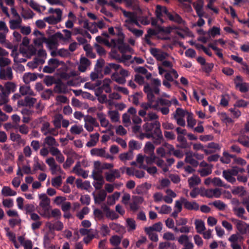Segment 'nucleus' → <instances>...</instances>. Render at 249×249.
<instances>
[{
  "mask_svg": "<svg viewBox=\"0 0 249 249\" xmlns=\"http://www.w3.org/2000/svg\"><path fill=\"white\" fill-rule=\"evenodd\" d=\"M155 146L152 142H148L146 143L144 148V151L146 154H154Z\"/></svg>",
  "mask_w": 249,
  "mask_h": 249,
  "instance_id": "obj_26",
  "label": "nucleus"
},
{
  "mask_svg": "<svg viewBox=\"0 0 249 249\" xmlns=\"http://www.w3.org/2000/svg\"><path fill=\"white\" fill-rule=\"evenodd\" d=\"M102 82L101 80H97L95 84H91L90 82H87L84 85L85 88L89 89H94L95 87L100 86Z\"/></svg>",
  "mask_w": 249,
  "mask_h": 249,
  "instance_id": "obj_39",
  "label": "nucleus"
},
{
  "mask_svg": "<svg viewBox=\"0 0 249 249\" xmlns=\"http://www.w3.org/2000/svg\"><path fill=\"white\" fill-rule=\"evenodd\" d=\"M162 224L161 222H157L154 224H153L152 226L145 227L144 229L147 230H149L150 231H156L158 232H160L162 230Z\"/></svg>",
  "mask_w": 249,
  "mask_h": 249,
  "instance_id": "obj_23",
  "label": "nucleus"
},
{
  "mask_svg": "<svg viewBox=\"0 0 249 249\" xmlns=\"http://www.w3.org/2000/svg\"><path fill=\"white\" fill-rule=\"evenodd\" d=\"M43 82L47 86H50L53 83L55 84L54 78L52 76L47 75L43 80Z\"/></svg>",
  "mask_w": 249,
  "mask_h": 249,
  "instance_id": "obj_44",
  "label": "nucleus"
},
{
  "mask_svg": "<svg viewBox=\"0 0 249 249\" xmlns=\"http://www.w3.org/2000/svg\"><path fill=\"white\" fill-rule=\"evenodd\" d=\"M42 39L44 43H46L49 45L55 46L57 44V39H56L54 36L53 35L51 36L49 38L43 36L42 37Z\"/></svg>",
  "mask_w": 249,
  "mask_h": 249,
  "instance_id": "obj_27",
  "label": "nucleus"
},
{
  "mask_svg": "<svg viewBox=\"0 0 249 249\" xmlns=\"http://www.w3.org/2000/svg\"><path fill=\"white\" fill-rule=\"evenodd\" d=\"M124 26L131 32H132L136 37H140L142 35L143 31L138 30L133 28L129 24H124Z\"/></svg>",
  "mask_w": 249,
  "mask_h": 249,
  "instance_id": "obj_21",
  "label": "nucleus"
},
{
  "mask_svg": "<svg viewBox=\"0 0 249 249\" xmlns=\"http://www.w3.org/2000/svg\"><path fill=\"white\" fill-rule=\"evenodd\" d=\"M56 85L54 87L53 91L57 93H66L68 92L67 85L61 80H59L55 82Z\"/></svg>",
  "mask_w": 249,
  "mask_h": 249,
  "instance_id": "obj_6",
  "label": "nucleus"
},
{
  "mask_svg": "<svg viewBox=\"0 0 249 249\" xmlns=\"http://www.w3.org/2000/svg\"><path fill=\"white\" fill-rule=\"evenodd\" d=\"M19 92L22 96L29 95L31 96H35L34 92L31 89L29 86H22L19 88Z\"/></svg>",
  "mask_w": 249,
  "mask_h": 249,
  "instance_id": "obj_11",
  "label": "nucleus"
},
{
  "mask_svg": "<svg viewBox=\"0 0 249 249\" xmlns=\"http://www.w3.org/2000/svg\"><path fill=\"white\" fill-rule=\"evenodd\" d=\"M198 172L200 173L201 177H204L211 174L212 170L211 167H210L198 170Z\"/></svg>",
  "mask_w": 249,
  "mask_h": 249,
  "instance_id": "obj_47",
  "label": "nucleus"
},
{
  "mask_svg": "<svg viewBox=\"0 0 249 249\" xmlns=\"http://www.w3.org/2000/svg\"><path fill=\"white\" fill-rule=\"evenodd\" d=\"M177 141L181 143L180 145H177L178 147L181 148H190V145L188 143L185 138L183 135H178Z\"/></svg>",
  "mask_w": 249,
  "mask_h": 249,
  "instance_id": "obj_17",
  "label": "nucleus"
},
{
  "mask_svg": "<svg viewBox=\"0 0 249 249\" xmlns=\"http://www.w3.org/2000/svg\"><path fill=\"white\" fill-rule=\"evenodd\" d=\"M162 13L165 14L169 19L170 15H172L170 12L168 11L167 8L165 6H162L160 5H157L156 6V15L157 18L160 20L161 23H163L164 21L163 19L161 18L162 16Z\"/></svg>",
  "mask_w": 249,
  "mask_h": 249,
  "instance_id": "obj_4",
  "label": "nucleus"
},
{
  "mask_svg": "<svg viewBox=\"0 0 249 249\" xmlns=\"http://www.w3.org/2000/svg\"><path fill=\"white\" fill-rule=\"evenodd\" d=\"M36 102V99L30 96L25 97V107L30 108L33 107Z\"/></svg>",
  "mask_w": 249,
  "mask_h": 249,
  "instance_id": "obj_32",
  "label": "nucleus"
},
{
  "mask_svg": "<svg viewBox=\"0 0 249 249\" xmlns=\"http://www.w3.org/2000/svg\"><path fill=\"white\" fill-rule=\"evenodd\" d=\"M144 231L151 241L154 242H157L158 241V235L157 233L152 231L147 230L145 229H144Z\"/></svg>",
  "mask_w": 249,
  "mask_h": 249,
  "instance_id": "obj_41",
  "label": "nucleus"
},
{
  "mask_svg": "<svg viewBox=\"0 0 249 249\" xmlns=\"http://www.w3.org/2000/svg\"><path fill=\"white\" fill-rule=\"evenodd\" d=\"M183 205L184 208L188 210L197 211L199 206L196 201L190 202L186 198L183 199Z\"/></svg>",
  "mask_w": 249,
  "mask_h": 249,
  "instance_id": "obj_7",
  "label": "nucleus"
},
{
  "mask_svg": "<svg viewBox=\"0 0 249 249\" xmlns=\"http://www.w3.org/2000/svg\"><path fill=\"white\" fill-rule=\"evenodd\" d=\"M61 63H63L62 61H59L58 59L55 58H51L48 61V64L53 68H55V70L60 65Z\"/></svg>",
  "mask_w": 249,
  "mask_h": 249,
  "instance_id": "obj_40",
  "label": "nucleus"
},
{
  "mask_svg": "<svg viewBox=\"0 0 249 249\" xmlns=\"http://www.w3.org/2000/svg\"><path fill=\"white\" fill-rule=\"evenodd\" d=\"M159 246L162 248H170L171 249H177V246L174 243L169 242H161L159 244Z\"/></svg>",
  "mask_w": 249,
  "mask_h": 249,
  "instance_id": "obj_46",
  "label": "nucleus"
},
{
  "mask_svg": "<svg viewBox=\"0 0 249 249\" xmlns=\"http://www.w3.org/2000/svg\"><path fill=\"white\" fill-rule=\"evenodd\" d=\"M132 158L133 156L132 153H130V154L128 152L124 153L119 155V158L121 160H130L132 159Z\"/></svg>",
  "mask_w": 249,
  "mask_h": 249,
  "instance_id": "obj_59",
  "label": "nucleus"
},
{
  "mask_svg": "<svg viewBox=\"0 0 249 249\" xmlns=\"http://www.w3.org/2000/svg\"><path fill=\"white\" fill-rule=\"evenodd\" d=\"M62 178L58 176L52 179V184L53 186H60L62 183Z\"/></svg>",
  "mask_w": 249,
  "mask_h": 249,
  "instance_id": "obj_53",
  "label": "nucleus"
},
{
  "mask_svg": "<svg viewBox=\"0 0 249 249\" xmlns=\"http://www.w3.org/2000/svg\"><path fill=\"white\" fill-rule=\"evenodd\" d=\"M231 192L234 195H238L241 193V196H245L246 194V191L244 190V188L243 186L236 187L231 191Z\"/></svg>",
  "mask_w": 249,
  "mask_h": 249,
  "instance_id": "obj_35",
  "label": "nucleus"
},
{
  "mask_svg": "<svg viewBox=\"0 0 249 249\" xmlns=\"http://www.w3.org/2000/svg\"><path fill=\"white\" fill-rule=\"evenodd\" d=\"M36 79L37 75L35 73H25L23 76V81L26 84H29L31 81H35Z\"/></svg>",
  "mask_w": 249,
  "mask_h": 249,
  "instance_id": "obj_12",
  "label": "nucleus"
},
{
  "mask_svg": "<svg viewBox=\"0 0 249 249\" xmlns=\"http://www.w3.org/2000/svg\"><path fill=\"white\" fill-rule=\"evenodd\" d=\"M118 49L122 53H125L127 52H130L132 48L127 44H124L122 45H118Z\"/></svg>",
  "mask_w": 249,
  "mask_h": 249,
  "instance_id": "obj_38",
  "label": "nucleus"
},
{
  "mask_svg": "<svg viewBox=\"0 0 249 249\" xmlns=\"http://www.w3.org/2000/svg\"><path fill=\"white\" fill-rule=\"evenodd\" d=\"M105 151L103 148H93L90 150V153L92 155L103 157L105 154Z\"/></svg>",
  "mask_w": 249,
  "mask_h": 249,
  "instance_id": "obj_33",
  "label": "nucleus"
},
{
  "mask_svg": "<svg viewBox=\"0 0 249 249\" xmlns=\"http://www.w3.org/2000/svg\"><path fill=\"white\" fill-rule=\"evenodd\" d=\"M185 113H186V112H185L183 109L181 108H177L174 113V118L175 119H177V118H178V116L183 117L185 115Z\"/></svg>",
  "mask_w": 249,
  "mask_h": 249,
  "instance_id": "obj_52",
  "label": "nucleus"
},
{
  "mask_svg": "<svg viewBox=\"0 0 249 249\" xmlns=\"http://www.w3.org/2000/svg\"><path fill=\"white\" fill-rule=\"evenodd\" d=\"M233 211L236 212V214L239 217L243 218L244 219H246V218L244 217L243 214L245 213V209L242 207L240 208H234Z\"/></svg>",
  "mask_w": 249,
  "mask_h": 249,
  "instance_id": "obj_51",
  "label": "nucleus"
},
{
  "mask_svg": "<svg viewBox=\"0 0 249 249\" xmlns=\"http://www.w3.org/2000/svg\"><path fill=\"white\" fill-rule=\"evenodd\" d=\"M1 194L5 196H14L17 194L16 191L12 190L9 187L4 186L1 190Z\"/></svg>",
  "mask_w": 249,
  "mask_h": 249,
  "instance_id": "obj_22",
  "label": "nucleus"
},
{
  "mask_svg": "<svg viewBox=\"0 0 249 249\" xmlns=\"http://www.w3.org/2000/svg\"><path fill=\"white\" fill-rule=\"evenodd\" d=\"M6 90L8 93V95L11 92H13L16 89V85L12 82H8L5 85Z\"/></svg>",
  "mask_w": 249,
  "mask_h": 249,
  "instance_id": "obj_37",
  "label": "nucleus"
},
{
  "mask_svg": "<svg viewBox=\"0 0 249 249\" xmlns=\"http://www.w3.org/2000/svg\"><path fill=\"white\" fill-rule=\"evenodd\" d=\"M107 193L106 191L102 190L100 191L97 196H94V200L95 203H100L104 201L106 197Z\"/></svg>",
  "mask_w": 249,
  "mask_h": 249,
  "instance_id": "obj_20",
  "label": "nucleus"
},
{
  "mask_svg": "<svg viewBox=\"0 0 249 249\" xmlns=\"http://www.w3.org/2000/svg\"><path fill=\"white\" fill-rule=\"evenodd\" d=\"M238 142L244 146L249 147V137L245 135L238 138L237 140H232L231 142Z\"/></svg>",
  "mask_w": 249,
  "mask_h": 249,
  "instance_id": "obj_16",
  "label": "nucleus"
},
{
  "mask_svg": "<svg viewBox=\"0 0 249 249\" xmlns=\"http://www.w3.org/2000/svg\"><path fill=\"white\" fill-rule=\"evenodd\" d=\"M172 211V208L170 206L166 205H163L161 207V209L160 212V213L162 214H168L170 213Z\"/></svg>",
  "mask_w": 249,
  "mask_h": 249,
  "instance_id": "obj_63",
  "label": "nucleus"
},
{
  "mask_svg": "<svg viewBox=\"0 0 249 249\" xmlns=\"http://www.w3.org/2000/svg\"><path fill=\"white\" fill-rule=\"evenodd\" d=\"M149 155V156H145V159L146 163L151 165L155 162L156 160L158 159V157L156 156L154 154Z\"/></svg>",
  "mask_w": 249,
  "mask_h": 249,
  "instance_id": "obj_42",
  "label": "nucleus"
},
{
  "mask_svg": "<svg viewBox=\"0 0 249 249\" xmlns=\"http://www.w3.org/2000/svg\"><path fill=\"white\" fill-rule=\"evenodd\" d=\"M44 20L50 24H56L59 22V21L53 16L44 18Z\"/></svg>",
  "mask_w": 249,
  "mask_h": 249,
  "instance_id": "obj_55",
  "label": "nucleus"
},
{
  "mask_svg": "<svg viewBox=\"0 0 249 249\" xmlns=\"http://www.w3.org/2000/svg\"><path fill=\"white\" fill-rule=\"evenodd\" d=\"M103 211L106 213V216L110 218L112 220L118 218L119 215L114 211H110L109 207L107 206L102 207Z\"/></svg>",
  "mask_w": 249,
  "mask_h": 249,
  "instance_id": "obj_13",
  "label": "nucleus"
},
{
  "mask_svg": "<svg viewBox=\"0 0 249 249\" xmlns=\"http://www.w3.org/2000/svg\"><path fill=\"white\" fill-rule=\"evenodd\" d=\"M79 232L82 235H88L90 233L98 232V231L92 229H86L85 228H81L79 230Z\"/></svg>",
  "mask_w": 249,
  "mask_h": 249,
  "instance_id": "obj_50",
  "label": "nucleus"
},
{
  "mask_svg": "<svg viewBox=\"0 0 249 249\" xmlns=\"http://www.w3.org/2000/svg\"><path fill=\"white\" fill-rule=\"evenodd\" d=\"M63 118V115L61 114H58L54 116L53 123L56 128L58 129L61 127V121Z\"/></svg>",
  "mask_w": 249,
  "mask_h": 249,
  "instance_id": "obj_31",
  "label": "nucleus"
},
{
  "mask_svg": "<svg viewBox=\"0 0 249 249\" xmlns=\"http://www.w3.org/2000/svg\"><path fill=\"white\" fill-rule=\"evenodd\" d=\"M11 63V60L5 57H0V68H3L9 65Z\"/></svg>",
  "mask_w": 249,
  "mask_h": 249,
  "instance_id": "obj_61",
  "label": "nucleus"
},
{
  "mask_svg": "<svg viewBox=\"0 0 249 249\" xmlns=\"http://www.w3.org/2000/svg\"><path fill=\"white\" fill-rule=\"evenodd\" d=\"M155 122L153 123H146L143 125V128L146 132H151L154 128Z\"/></svg>",
  "mask_w": 249,
  "mask_h": 249,
  "instance_id": "obj_54",
  "label": "nucleus"
},
{
  "mask_svg": "<svg viewBox=\"0 0 249 249\" xmlns=\"http://www.w3.org/2000/svg\"><path fill=\"white\" fill-rule=\"evenodd\" d=\"M108 114L112 122H117L119 120V114L117 111H109Z\"/></svg>",
  "mask_w": 249,
  "mask_h": 249,
  "instance_id": "obj_45",
  "label": "nucleus"
},
{
  "mask_svg": "<svg viewBox=\"0 0 249 249\" xmlns=\"http://www.w3.org/2000/svg\"><path fill=\"white\" fill-rule=\"evenodd\" d=\"M201 182V179L196 175H193V177L188 179V183L190 187H193L197 185Z\"/></svg>",
  "mask_w": 249,
  "mask_h": 249,
  "instance_id": "obj_24",
  "label": "nucleus"
},
{
  "mask_svg": "<svg viewBox=\"0 0 249 249\" xmlns=\"http://www.w3.org/2000/svg\"><path fill=\"white\" fill-rule=\"evenodd\" d=\"M235 88L238 89L240 92L246 93L249 90V84L247 83H239L235 82Z\"/></svg>",
  "mask_w": 249,
  "mask_h": 249,
  "instance_id": "obj_14",
  "label": "nucleus"
},
{
  "mask_svg": "<svg viewBox=\"0 0 249 249\" xmlns=\"http://www.w3.org/2000/svg\"><path fill=\"white\" fill-rule=\"evenodd\" d=\"M21 22V19L20 17L16 20H11L9 21L10 29L14 30L19 28Z\"/></svg>",
  "mask_w": 249,
  "mask_h": 249,
  "instance_id": "obj_30",
  "label": "nucleus"
},
{
  "mask_svg": "<svg viewBox=\"0 0 249 249\" xmlns=\"http://www.w3.org/2000/svg\"><path fill=\"white\" fill-rule=\"evenodd\" d=\"M212 182L215 186L224 187L225 185L223 183L222 180L219 178H214L212 181Z\"/></svg>",
  "mask_w": 249,
  "mask_h": 249,
  "instance_id": "obj_64",
  "label": "nucleus"
},
{
  "mask_svg": "<svg viewBox=\"0 0 249 249\" xmlns=\"http://www.w3.org/2000/svg\"><path fill=\"white\" fill-rule=\"evenodd\" d=\"M214 65L213 63H206L204 65V67L202 68V70L204 71L207 73H210L213 68Z\"/></svg>",
  "mask_w": 249,
  "mask_h": 249,
  "instance_id": "obj_60",
  "label": "nucleus"
},
{
  "mask_svg": "<svg viewBox=\"0 0 249 249\" xmlns=\"http://www.w3.org/2000/svg\"><path fill=\"white\" fill-rule=\"evenodd\" d=\"M47 225L51 230H55L59 231H61L63 228V224L60 221L56 222L54 224H52L51 222H48L47 223Z\"/></svg>",
  "mask_w": 249,
  "mask_h": 249,
  "instance_id": "obj_15",
  "label": "nucleus"
},
{
  "mask_svg": "<svg viewBox=\"0 0 249 249\" xmlns=\"http://www.w3.org/2000/svg\"><path fill=\"white\" fill-rule=\"evenodd\" d=\"M195 225L196 231L198 233H202L205 230L204 222L201 220L196 219Z\"/></svg>",
  "mask_w": 249,
  "mask_h": 249,
  "instance_id": "obj_19",
  "label": "nucleus"
},
{
  "mask_svg": "<svg viewBox=\"0 0 249 249\" xmlns=\"http://www.w3.org/2000/svg\"><path fill=\"white\" fill-rule=\"evenodd\" d=\"M52 90L50 89H46L41 94V97L45 100H48L50 99L51 96L52 95Z\"/></svg>",
  "mask_w": 249,
  "mask_h": 249,
  "instance_id": "obj_62",
  "label": "nucleus"
},
{
  "mask_svg": "<svg viewBox=\"0 0 249 249\" xmlns=\"http://www.w3.org/2000/svg\"><path fill=\"white\" fill-rule=\"evenodd\" d=\"M151 54L158 60L162 61L168 55L166 53L161 51L160 50L151 48L150 50Z\"/></svg>",
  "mask_w": 249,
  "mask_h": 249,
  "instance_id": "obj_3",
  "label": "nucleus"
},
{
  "mask_svg": "<svg viewBox=\"0 0 249 249\" xmlns=\"http://www.w3.org/2000/svg\"><path fill=\"white\" fill-rule=\"evenodd\" d=\"M83 130L82 126H79L77 125H73L70 130L71 132L73 134H79Z\"/></svg>",
  "mask_w": 249,
  "mask_h": 249,
  "instance_id": "obj_49",
  "label": "nucleus"
},
{
  "mask_svg": "<svg viewBox=\"0 0 249 249\" xmlns=\"http://www.w3.org/2000/svg\"><path fill=\"white\" fill-rule=\"evenodd\" d=\"M98 232L90 233L89 234H88V235H87L86 237H85L84 238V239H83L84 242L86 244H88L92 240V239L93 238L96 237V236L98 235Z\"/></svg>",
  "mask_w": 249,
  "mask_h": 249,
  "instance_id": "obj_48",
  "label": "nucleus"
},
{
  "mask_svg": "<svg viewBox=\"0 0 249 249\" xmlns=\"http://www.w3.org/2000/svg\"><path fill=\"white\" fill-rule=\"evenodd\" d=\"M213 205L219 210H223L226 207V205L220 200H216L213 203Z\"/></svg>",
  "mask_w": 249,
  "mask_h": 249,
  "instance_id": "obj_57",
  "label": "nucleus"
},
{
  "mask_svg": "<svg viewBox=\"0 0 249 249\" xmlns=\"http://www.w3.org/2000/svg\"><path fill=\"white\" fill-rule=\"evenodd\" d=\"M235 221L236 222V228L239 232L242 234H246L247 233L248 229L247 225H248V224L238 219H235Z\"/></svg>",
  "mask_w": 249,
  "mask_h": 249,
  "instance_id": "obj_8",
  "label": "nucleus"
},
{
  "mask_svg": "<svg viewBox=\"0 0 249 249\" xmlns=\"http://www.w3.org/2000/svg\"><path fill=\"white\" fill-rule=\"evenodd\" d=\"M143 91L147 94L148 101L153 103L154 102L155 96L153 93V90L148 84H146L144 87Z\"/></svg>",
  "mask_w": 249,
  "mask_h": 249,
  "instance_id": "obj_9",
  "label": "nucleus"
},
{
  "mask_svg": "<svg viewBox=\"0 0 249 249\" xmlns=\"http://www.w3.org/2000/svg\"><path fill=\"white\" fill-rule=\"evenodd\" d=\"M112 79L120 84H124L125 82V79L123 77H119L117 73H114L112 75Z\"/></svg>",
  "mask_w": 249,
  "mask_h": 249,
  "instance_id": "obj_43",
  "label": "nucleus"
},
{
  "mask_svg": "<svg viewBox=\"0 0 249 249\" xmlns=\"http://www.w3.org/2000/svg\"><path fill=\"white\" fill-rule=\"evenodd\" d=\"M220 29L219 27L215 26L213 27L210 29L207 32V35L210 38L211 37H214L217 35H220Z\"/></svg>",
  "mask_w": 249,
  "mask_h": 249,
  "instance_id": "obj_18",
  "label": "nucleus"
},
{
  "mask_svg": "<svg viewBox=\"0 0 249 249\" xmlns=\"http://www.w3.org/2000/svg\"><path fill=\"white\" fill-rule=\"evenodd\" d=\"M186 157L185 162L190 164L194 167H196L198 165V162L195 159L193 158V154L192 152H186Z\"/></svg>",
  "mask_w": 249,
  "mask_h": 249,
  "instance_id": "obj_10",
  "label": "nucleus"
},
{
  "mask_svg": "<svg viewBox=\"0 0 249 249\" xmlns=\"http://www.w3.org/2000/svg\"><path fill=\"white\" fill-rule=\"evenodd\" d=\"M80 200L82 204L89 205L90 203V198L88 195H85L81 196Z\"/></svg>",
  "mask_w": 249,
  "mask_h": 249,
  "instance_id": "obj_58",
  "label": "nucleus"
},
{
  "mask_svg": "<svg viewBox=\"0 0 249 249\" xmlns=\"http://www.w3.org/2000/svg\"><path fill=\"white\" fill-rule=\"evenodd\" d=\"M46 162L50 167L52 174L53 175L55 174L56 171L59 172L60 174H62L63 171L62 170L60 166L58 165L55 161L53 157H50L46 160Z\"/></svg>",
  "mask_w": 249,
  "mask_h": 249,
  "instance_id": "obj_2",
  "label": "nucleus"
},
{
  "mask_svg": "<svg viewBox=\"0 0 249 249\" xmlns=\"http://www.w3.org/2000/svg\"><path fill=\"white\" fill-rule=\"evenodd\" d=\"M44 143L52 147L58 145V143L56 142L55 139L52 136L46 137L44 140Z\"/></svg>",
  "mask_w": 249,
  "mask_h": 249,
  "instance_id": "obj_29",
  "label": "nucleus"
},
{
  "mask_svg": "<svg viewBox=\"0 0 249 249\" xmlns=\"http://www.w3.org/2000/svg\"><path fill=\"white\" fill-rule=\"evenodd\" d=\"M169 20L178 24H181L184 22V21L182 19L181 17L177 14L170 15Z\"/></svg>",
  "mask_w": 249,
  "mask_h": 249,
  "instance_id": "obj_34",
  "label": "nucleus"
},
{
  "mask_svg": "<svg viewBox=\"0 0 249 249\" xmlns=\"http://www.w3.org/2000/svg\"><path fill=\"white\" fill-rule=\"evenodd\" d=\"M155 124L156 125V127L153 131V135H154L156 136V137H158L159 138H162V132L160 130V123L158 121H156L155 122Z\"/></svg>",
  "mask_w": 249,
  "mask_h": 249,
  "instance_id": "obj_28",
  "label": "nucleus"
},
{
  "mask_svg": "<svg viewBox=\"0 0 249 249\" xmlns=\"http://www.w3.org/2000/svg\"><path fill=\"white\" fill-rule=\"evenodd\" d=\"M122 237L118 235L112 236L109 241L112 245L114 246H118L121 243Z\"/></svg>",
  "mask_w": 249,
  "mask_h": 249,
  "instance_id": "obj_36",
  "label": "nucleus"
},
{
  "mask_svg": "<svg viewBox=\"0 0 249 249\" xmlns=\"http://www.w3.org/2000/svg\"><path fill=\"white\" fill-rule=\"evenodd\" d=\"M204 5L203 0H197L196 2L193 3V5L196 11V14L199 17H207V16H205V12L203 10V7Z\"/></svg>",
  "mask_w": 249,
  "mask_h": 249,
  "instance_id": "obj_5",
  "label": "nucleus"
},
{
  "mask_svg": "<svg viewBox=\"0 0 249 249\" xmlns=\"http://www.w3.org/2000/svg\"><path fill=\"white\" fill-rule=\"evenodd\" d=\"M144 201L142 196H133L132 197V202L129 203L130 209L133 212H136L139 209V205L141 204Z\"/></svg>",
  "mask_w": 249,
  "mask_h": 249,
  "instance_id": "obj_1",
  "label": "nucleus"
},
{
  "mask_svg": "<svg viewBox=\"0 0 249 249\" xmlns=\"http://www.w3.org/2000/svg\"><path fill=\"white\" fill-rule=\"evenodd\" d=\"M187 114V122L188 127L193 128L196 124V121L193 118V114L191 112H186Z\"/></svg>",
  "mask_w": 249,
  "mask_h": 249,
  "instance_id": "obj_25",
  "label": "nucleus"
},
{
  "mask_svg": "<svg viewBox=\"0 0 249 249\" xmlns=\"http://www.w3.org/2000/svg\"><path fill=\"white\" fill-rule=\"evenodd\" d=\"M129 147L130 148L129 152L132 153L134 149H138L140 148V146L138 145V143L136 141L132 140L129 142Z\"/></svg>",
  "mask_w": 249,
  "mask_h": 249,
  "instance_id": "obj_56",
  "label": "nucleus"
}]
</instances>
